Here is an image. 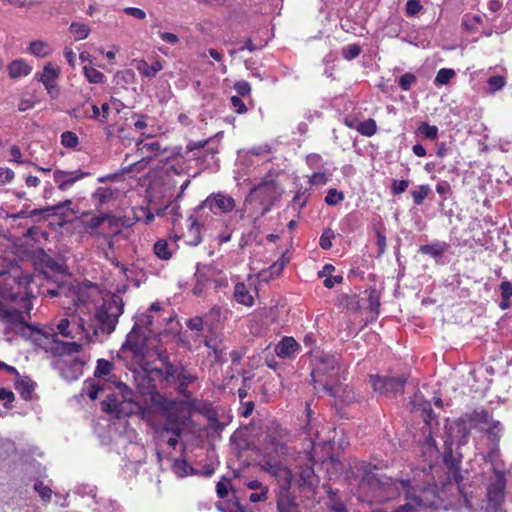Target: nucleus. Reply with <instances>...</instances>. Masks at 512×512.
Returning <instances> with one entry per match:
<instances>
[{
  "label": "nucleus",
  "mask_w": 512,
  "mask_h": 512,
  "mask_svg": "<svg viewBox=\"0 0 512 512\" xmlns=\"http://www.w3.org/2000/svg\"><path fill=\"white\" fill-rule=\"evenodd\" d=\"M375 467L366 466L361 480V489L368 488L371 495L361 496L368 503H383L394 500L404 492L405 503L393 509L375 512H416L420 508L437 509L440 506L439 491L436 484L429 481L421 483L414 475L412 478H393L382 472H373Z\"/></svg>",
  "instance_id": "nucleus-1"
},
{
  "label": "nucleus",
  "mask_w": 512,
  "mask_h": 512,
  "mask_svg": "<svg viewBox=\"0 0 512 512\" xmlns=\"http://www.w3.org/2000/svg\"><path fill=\"white\" fill-rule=\"evenodd\" d=\"M450 435L444 443V452H443V463L447 468L448 480L449 482L458 481L463 475L460 471V464L462 462V455L460 453L455 454L453 452V442H454V433L457 436H460V439L457 440L458 446L466 444L468 441V437L470 435V429L466 427L465 420L460 419L455 421L452 426L449 428Z\"/></svg>",
  "instance_id": "nucleus-2"
},
{
  "label": "nucleus",
  "mask_w": 512,
  "mask_h": 512,
  "mask_svg": "<svg viewBox=\"0 0 512 512\" xmlns=\"http://www.w3.org/2000/svg\"><path fill=\"white\" fill-rule=\"evenodd\" d=\"M124 312L123 299L117 294L103 298V302L96 308L95 319L102 333L110 335L115 331L119 317Z\"/></svg>",
  "instance_id": "nucleus-3"
},
{
  "label": "nucleus",
  "mask_w": 512,
  "mask_h": 512,
  "mask_svg": "<svg viewBox=\"0 0 512 512\" xmlns=\"http://www.w3.org/2000/svg\"><path fill=\"white\" fill-rule=\"evenodd\" d=\"M0 322L5 324L3 334L8 336L12 333L18 334L25 338H32L33 333L37 336H44L42 330L38 327L27 323L20 310L15 308H6L0 303Z\"/></svg>",
  "instance_id": "nucleus-4"
},
{
  "label": "nucleus",
  "mask_w": 512,
  "mask_h": 512,
  "mask_svg": "<svg viewBox=\"0 0 512 512\" xmlns=\"http://www.w3.org/2000/svg\"><path fill=\"white\" fill-rule=\"evenodd\" d=\"M119 389L122 393V399L115 394H108L102 402V409L107 413H114L117 418L130 416L137 413L141 407L132 399V390L125 384H121Z\"/></svg>",
  "instance_id": "nucleus-5"
},
{
  "label": "nucleus",
  "mask_w": 512,
  "mask_h": 512,
  "mask_svg": "<svg viewBox=\"0 0 512 512\" xmlns=\"http://www.w3.org/2000/svg\"><path fill=\"white\" fill-rule=\"evenodd\" d=\"M508 473H495L487 476L486 505L484 512H504L505 490Z\"/></svg>",
  "instance_id": "nucleus-6"
},
{
  "label": "nucleus",
  "mask_w": 512,
  "mask_h": 512,
  "mask_svg": "<svg viewBox=\"0 0 512 512\" xmlns=\"http://www.w3.org/2000/svg\"><path fill=\"white\" fill-rule=\"evenodd\" d=\"M369 383L375 392L391 398L404 392L405 386L407 384V377L404 375H369Z\"/></svg>",
  "instance_id": "nucleus-7"
},
{
  "label": "nucleus",
  "mask_w": 512,
  "mask_h": 512,
  "mask_svg": "<svg viewBox=\"0 0 512 512\" xmlns=\"http://www.w3.org/2000/svg\"><path fill=\"white\" fill-rule=\"evenodd\" d=\"M282 190L274 180H267L255 186L252 196L257 199L262 206L260 216L268 213L276 201L279 200Z\"/></svg>",
  "instance_id": "nucleus-8"
},
{
  "label": "nucleus",
  "mask_w": 512,
  "mask_h": 512,
  "mask_svg": "<svg viewBox=\"0 0 512 512\" xmlns=\"http://www.w3.org/2000/svg\"><path fill=\"white\" fill-rule=\"evenodd\" d=\"M148 335L144 330L138 329L134 323L131 331L127 334L121 351H130L134 357H144L147 349Z\"/></svg>",
  "instance_id": "nucleus-9"
},
{
  "label": "nucleus",
  "mask_w": 512,
  "mask_h": 512,
  "mask_svg": "<svg viewBox=\"0 0 512 512\" xmlns=\"http://www.w3.org/2000/svg\"><path fill=\"white\" fill-rule=\"evenodd\" d=\"M288 440L289 434L286 429L277 422L270 423L267 427L265 442L276 454L286 455L288 453Z\"/></svg>",
  "instance_id": "nucleus-10"
},
{
  "label": "nucleus",
  "mask_w": 512,
  "mask_h": 512,
  "mask_svg": "<svg viewBox=\"0 0 512 512\" xmlns=\"http://www.w3.org/2000/svg\"><path fill=\"white\" fill-rule=\"evenodd\" d=\"M85 362L79 357L73 359L58 358L52 362V367L66 381L77 380L83 373Z\"/></svg>",
  "instance_id": "nucleus-11"
},
{
  "label": "nucleus",
  "mask_w": 512,
  "mask_h": 512,
  "mask_svg": "<svg viewBox=\"0 0 512 512\" xmlns=\"http://www.w3.org/2000/svg\"><path fill=\"white\" fill-rule=\"evenodd\" d=\"M312 377L328 376L333 378L338 374V357L328 353H318L315 356Z\"/></svg>",
  "instance_id": "nucleus-12"
},
{
  "label": "nucleus",
  "mask_w": 512,
  "mask_h": 512,
  "mask_svg": "<svg viewBox=\"0 0 512 512\" xmlns=\"http://www.w3.org/2000/svg\"><path fill=\"white\" fill-rule=\"evenodd\" d=\"M186 150L188 152L197 150L198 152L194 154L195 159L200 161L206 167H210L212 163L217 162L215 157L219 150L217 146L211 144L210 140H203L198 142L191 141L187 144Z\"/></svg>",
  "instance_id": "nucleus-13"
},
{
  "label": "nucleus",
  "mask_w": 512,
  "mask_h": 512,
  "mask_svg": "<svg viewBox=\"0 0 512 512\" xmlns=\"http://www.w3.org/2000/svg\"><path fill=\"white\" fill-rule=\"evenodd\" d=\"M277 512H299V506L294 494L291 492L288 480L278 485L276 490Z\"/></svg>",
  "instance_id": "nucleus-14"
},
{
  "label": "nucleus",
  "mask_w": 512,
  "mask_h": 512,
  "mask_svg": "<svg viewBox=\"0 0 512 512\" xmlns=\"http://www.w3.org/2000/svg\"><path fill=\"white\" fill-rule=\"evenodd\" d=\"M137 388L143 395H149L150 401L153 405L162 410L168 409V400L160 394L154 385V381L148 375H143L138 381Z\"/></svg>",
  "instance_id": "nucleus-15"
},
{
  "label": "nucleus",
  "mask_w": 512,
  "mask_h": 512,
  "mask_svg": "<svg viewBox=\"0 0 512 512\" xmlns=\"http://www.w3.org/2000/svg\"><path fill=\"white\" fill-rule=\"evenodd\" d=\"M235 200L226 194L215 193L211 194L203 201L201 207H209L211 211L219 210L223 213H228L235 208Z\"/></svg>",
  "instance_id": "nucleus-16"
},
{
  "label": "nucleus",
  "mask_w": 512,
  "mask_h": 512,
  "mask_svg": "<svg viewBox=\"0 0 512 512\" xmlns=\"http://www.w3.org/2000/svg\"><path fill=\"white\" fill-rule=\"evenodd\" d=\"M90 175L89 172H83L81 170L76 171H63L55 170L53 173V179L57 183L58 188L61 191L69 189L74 183Z\"/></svg>",
  "instance_id": "nucleus-17"
},
{
  "label": "nucleus",
  "mask_w": 512,
  "mask_h": 512,
  "mask_svg": "<svg viewBox=\"0 0 512 512\" xmlns=\"http://www.w3.org/2000/svg\"><path fill=\"white\" fill-rule=\"evenodd\" d=\"M483 460L489 465V474L508 473L506 463L502 458L500 447L488 448Z\"/></svg>",
  "instance_id": "nucleus-18"
},
{
  "label": "nucleus",
  "mask_w": 512,
  "mask_h": 512,
  "mask_svg": "<svg viewBox=\"0 0 512 512\" xmlns=\"http://www.w3.org/2000/svg\"><path fill=\"white\" fill-rule=\"evenodd\" d=\"M479 431L486 436L487 449L500 447V441L504 434V425L499 420H493L486 427H479Z\"/></svg>",
  "instance_id": "nucleus-19"
},
{
  "label": "nucleus",
  "mask_w": 512,
  "mask_h": 512,
  "mask_svg": "<svg viewBox=\"0 0 512 512\" xmlns=\"http://www.w3.org/2000/svg\"><path fill=\"white\" fill-rule=\"evenodd\" d=\"M57 330L59 334L66 338H75L76 334H87L84 326L83 319L73 320L72 322L68 318H62L57 324Z\"/></svg>",
  "instance_id": "nucleus-20"
},
{
  "label": "nucleus",
  "mask_w": 512,
  "mask_h": 512,
  "mask_svg": "<svg viewBox=\"0 0 512 512\" xmlns=\"http://www.w3.org/2000/svg\"><path fill=\"white\" fill-rule=\"evenodd\" d=\"M176 379L178 381L177 393L184 398H191L192 393L189 391L188 387L198 380V376L191 373L186 366L180 364V371Z\"/></svg>",
  "instance_id": "nucleus-21"
},
{
  "label": "nucleus",
  "mask_w": 512,
  "mask_h": 512,
  "mask_svg": "<svg viewBox=\"0 0 512 512\" xmlns=\"http://www.w3.org/2000/svg\"><path fill=\"white\" fill-rule=\"evenodd\" d=\"M54 355L64 356L79 353L82 345L77 342H64L56 339V335L51 336V347L48 348Z\"/></svg>",
  "instance_id": "nucleus-22"
},
{
  "label": "nucleus",
  "mask_w": 512,
  "mask_h": 512,
  "mask_svg": "<svg viewBox=\"0 0 512 512\" xmlns=\"http://www.w3.org/2000/svg\"><path fill=\"white\" fill-rule=\"evenodd\" d=\"M449 248V243L436 240L432 243L421 245L418 252L420 254L430 256L436 262H439Z\"/></svg>",
  "instance_id": "nucleus-23"
},
{
  "label": "nucleus",
  "mask_w": 512,
  "mask_h": 512,
  "mask_svg": "<svg viewBox=\"0 0 512 512\" xmlns=\"http://www.w3.org/2000/svg\"><path fill=\"white\" fill-rule=\"evenodd\" d=\"M299 487L302 489H309L314 491V489L318 486L319 478L315 474L312 465L305 464L299 467Z\"/></svg>",
  "instance_id": "nucleus-24"
},
{
  "label": "nucleus",
  "mask_w": 512,
  "mask_h": 512,
  "mask_svg": "<svg viewBox=\"0 0 512 512\" xmlns=\"http://www.w3.org/2000/svg\"><path fill=\"white\" fill-rule=\"evenodd\" d=\"M410 403L414 410L421 411L425 423L429 425L435 417L430 401L426 400L421 393H415Z\"/></svg>",
  "instance_id": "nucleus-25"
},
{
  "label": "nucleus",
  "mask_w": 512,
  "mask_h": 512,
  "mask_svg": "<svg viewBox=\"0 0 512 512\" xmlns=\"http://www.w3.org/2000/svg\"><path fill=\"white\" fill-rule=\"evenodd\" d=\"M300 349V345L293 337H283L276 345L275 353L280 358H294Z\"/></svg>",
  "instance_id": "nucleus-26"
},
{
  "label": "nucleus",
  "mask_w": 512,
  "mask_h": 512,
  "mask_svg": "<svg viewBox=\"0 0 512 512\" xmlns=\"http://www.w3.org/2000/svg\"><path fill=\"white\" fill-rule=\"evenodd\" d=\"M163 174L167 177L181 176L186 173V166L183 159L168 157L162 167Z\"/></svg>",
  "instance_id": "nucleus-27"
},
{
  "label": "nucleus",
  "mask_w": 512,
  "mask_h": 512,
  "mask_svg": "<svg viewBox=\"0 0 512 512\" xmlns=\"http://www.w3.org/2000/svg\"><path fill=\"white\" fill-rule=\"evenodd\" d=\"M14 386L24 400L29 401L32 399L36 383L28 376H21L16 379Z\"/></svg>",
  "instance_id": "nucleus-28"
},
{
  "label": "nucleus",
  "mask_w": 512,
  "mask_h": 512,
  "mask_svg": "<svg viewBox=\"0 0 512 512\" xmlns=\"http://www.w3.org/2000/svg\"><path fill=\"white\" fill-rule=\"evenodd\" d=\"M72 204L71 200H65L63 202H60L53 206H47L44 208L39 209H33L29 211L28 216L29 218H34L36 216H42L43 218H47L51 215H57L59 214V211L68 208Z\"/></svg>",
  "instance_id": "nucleus-29"
},
{
  "label": "nucleus",
  "mask_w": 512,
  "mask_h": 512,
  "mask_svg": "<svg viewBox=\"0 0 512 512\" xmlns=\"http://www.w3.org/2000/svg\"><path fill=\"white\" fill-rule=\"evenodd\" d=\"M59 76V69L55 68L52 63L48 62L44 65L42 72L35 74V79L43 83L45 87L56 83V79Z\"/></svg>",
  "instance_id": "nucleus-30"
},
{
  "label": "nucleus",
  "mask_w": 512,
  "mask_h": 512,
  "mask_svg": "<svg viewBox=\"0 0 512 512\" xmlns=\"http://www.w3.org/2000/svg\"><path fill=\"white\" fill-rule=\"evenodd\" d=\"M262 469L274 476L280 477L281 482L279 484L285 483L288 480L289 487H291L292 472L289 469L282 467L278 463H272V462H266L262 466Z\"/></svg>",
  "instance_id": "nucleus-31"
},
{
  "label": "nucleus",
  "mask_w": 512,
  "mask_h": 512,
  "mask_svg": "<svg viewBox=\"0 0 512 512\" xmlns=\"http://www.w3.org/2000/svg\"><path fill=\"white\" fill-rule=\"evenodd\" d=\"M339 308L357 312L361 309L359 296L356 294H340L336 299Z\"/></svg>",
  "instance_id": "nucleus-32"
},
{
  "label": "nucleus",
  "mask_w": 512,
  "mask_h": 512,
  "mask_svg": "<svg viewBox=\"0 0 512 512\" xmlns=\"http://www.w3.org/2000/svg\"><path fill=\"white\" fill-rule=\"evenodd\" d=\"M7 70L10 78L16 79L30 74L32 67L23 59H16L8 64Z\"/></svg>",
  "instance_id": "nucleus-33"
},
{
  "label": "nucleus",
  "mask_w": 512,
  "mask_h": 512,
  "mask_svg": "<svg viewBox=\"0 0 512 512\" xmlns=\"http://www.w3.org/2000/svg\"><path fill=\"white\" fill-rule=\"evenodd\" d=\"M458 481H453L458 489L459 494L462 496L464 501V506L472 510L474 508L473 504V498H474V491L473 487L470 484L464 483V477L462 476L460 479H457Z\"/></svg>",
  "instance_id": "nucleus-34"
},
{
  "label": "nucleus",
  "mask_w": 512,
  "mask_h": 512,
  "mask_svg": "<svg viewBox=\"0 0 512 512\" xmlns=\"http://www.w3.org/2000/svg\"><path fill=\"white\" fill-rule=\"evenodd\" d=\"M465 418L478 428L480 424H485L487 426L494 420L491 417L490 412L486 409H475L472 412L465 414Z\"/></svg>",
  "instance_id": "nucleus-35"
},
{
  "label": "nucleus",
  "mask_w": 512,
  "mask_h": 512,
  "mask_svg": "<svg viewBox=\"0 0 512 512\" xmlns=\"http://www.w3.org/2000/svg\"><path fill=\"white\" fill-rule=\"evenodd\" d=\"M189 220L191 221V223L187 234H185L186 243L190 246H197L202 241L200 233L201 225L193 216H191Z\"/></svg>",
  "instance_id": "nucleus-36"
},
{
  "label": "nucleus",
  "mask_w": 512,
  "mask_h": 512,
  "mask_svg": "<svg viewBox=\"0 0 512 512\" xmlns=\"http://www.w3.org/2000/svg\"><path fill=\"white\" fill-rule=\"evenodd\" d=\"M136 69L144 77L153 78L160 70H162V64L159 61H155L150 65L146 61L140 60L136 63Z\"/></svg>",
  "instance_id": "nucleus-37"
},
{
  "label": "nucleus",
  "mask_w": 512,
  "mask_h": 512,
  "mask_svg": "<svg viewBox=\"0 0 512 512\" xmlns=\"http://www.w3.org/2000/svg\"><path fill=\"white\" fill-rule=\"evenodd\" d=\"M112 197L113 191L109 187H98L92 194V199L95 201V206L98 211L105 203L110 201Z\"/></svg>",
  "instance_id": "nucleus-38"
},
{
  "label": "nucleus",
  "mask_w": 512,
  "mask_h": 512,
  "mask_svg": "<svg viewBox=\"0 0 512 512\" xmlns=\"http://www.w3.org/2000/svg\"><path fill=\"white\" fill-rule=\"evenodd\" d=\"M234 297L236 301L240 304H243L245 306H252L253 305V297L250 295L249 291L247 290V287L244 283H237L234 287Z\"/></svg>",
  "instance_id": "nucleus-39"
},
{
  "label": "nucleus",
  "mask_w": 512,
  "mask_h": 512,
  "mask_svg": "<svg viewBox=\"0 0 512 512\" xmlns=\"http://www.w3.org/2000/svg\"><path fill=\"white\" fill-rule=\"evenodd\" d=\"M172 470L178 477L198 474V470L193 468L185 459H176L172 464Z\"/></svg>",
  "instance_id": "nucleus-40"
},
{
  "label": "nucleus",
  "mask_w": 512,
  "mask_h": 512,
  "mask_svg": "<svg viewBox=\"0 0 512 512\" xmlns=\"http://www.w3.org/2000/svg\"><path fill=\"white\" fill-rule=\"evenodd\" d=\"M367 292H368V309L372 314L371 320H374L379 316V313H380V293L375 288H371Z\"/></svg>",
  "instance_id": "nucleus-41"
},
{
  "label": "nucleus",
  "mask_w": 512,
  "mask_h": 512,
  "mask_svg": "<svg viewBox=\"0 0 512 512\" xmlns=\"http://www.w3.org/2000/svg\"><path fill=\"white\" fill-rule=\"evenodd\" d=\"M194 278H195V284L193 286L192 292L194 295L199 296L205 290L206 285L209 282L210 278L205 272L200 270L199 264H197V269L194 274Z\"/></svg>",
  "instance_id": "nucleus-42"
},
{
  "label": "nucleus",
  "mask_w": 512,
  "mask_h": 512,
  "mask_svg": "<svg viewBox=\"0 0 512 512\" xmlns=\"http://www.w3.org/2000/svg\"><path fill=\"white\" fill-rule=\"evenodd\" d=\"M70 294H75V287L67 285L64 282L58 284L56 288H48L44 295L50 298L59 297V296H69Z\"/></svg>",
  "instance_id": "nucleus-43"
},
{
  "label": "nucleus",
  "mask_w": 512,
  "mask_h": 512,
  "mask_svg": "<svg viewBox=\"0 0 512 512\" xmlns=\"http://www.w3.org/2000/svg\"><path fill=\"white\" fill-rule=\"evenodd\" d=\"M432 193V189L428 184L419 185L416 190L411 191L413 203L415 206L423 204L424 200Z\"/></svg>",
  "instance_id": "nucleus-44"
},
{
  "label": "nucleus",
  "mask_w": 512,
  "mask_h": 512,
  "mask_svg": "<svg viewBox=\"0 0 512 512\" xmlns=\"http://www.w3.org/2000/svg\"><path fill=\"white\" fill-rule=\"evenodd\" d=\"M417 133L425 139L434 141L438 138L439 129L435 125H430L427 122H421L417 128Z\"/></svg>",
  "instance_id": "nucleus-45"
},
{
  "label": "nucleus",
  "mask_w": 512,
  "mask_h": 512,
  "mask_svg": "<svg viewBox=\"0 0 512 512\" xmlns=\"http://www.w3.org/2000/svg\"><path fill=\"white\" fill-rule=\"evenodd\" d=\"M29 51L36 57L44 58L51 53V48L46 42L36 40L30 43Z\"/></svg>",
  "instance_id": "nucleus-46"
},
{
  "label": "nucleus",
  "mask_w": 512,
  "mask_h": 512,
  "mask_svg": "<svg viewBox=\"0 0 512 512\" xmlns=\"http://www.w3.org/2000/svg\"><path fill=\"white\" fill-rule=\"evenodd\" d=\"M69 31L73 34L76 41L86 39L90 33V28L87 24L80 22H72Z\"/></svg>",
  "instance_id": "nucleus-47"
},
{
  "label": "nucleus",
  "mask_w": 512,
  "mask_h": 512,
  "mask_svg": "<svg viewBox=\"0 0 512 512\" xmlns=\"http://www.w3.org/2000/svg\"><path fill=\"white\" fill-rule=\"evenodd\" d=\"M329 503L328 507L332 512H347L346 505L344 502L338 497L337 492L329 489L327 491Z\"/></svg>",
  "instance_id": "nucleus-48"
},
{
  "label": "nucleus",
  "mask_w": 512,
  "mask_h": 512,
  "mask_svg": "<svg viewBox=\"0 0 512 512\" xmlns=\"http://www.w3.org/2000/svg\"><path fill=\"white\" fill-rule=\"evenodd\" d=\"M155 255L161 260H169L172 252L168 248V243L164 239H159L153 247Z\"/></svg>",
  "instance_id": "nucleus-49"
},
{
  "label": "nucleus",
  "mask_w": 512,
  "mask_h": 512,
  "mask_svg": "<svg viewBox=\"0 0 512 512\" xmlns=\"http://www.w3.org/2000/svg\"><path fill=\"white\" fill-rule=\"evenodd\" d=\"M134 323L138 324V329L147 331L148 334L152 333L151 326L153 325V316L150 313H142L134 318Z\"/></svg>",
  "instance_id": "nucleus-50"
},
{
  "label": "nucleus",
  "mask_w": 512,
  "mask_h": 512,
  "mask_svg": "<svg viewBox=\"0 0 512 512\" xmlns=\"http://www.w3.org/2000/svg\"><path fill=\"white\" fill-rule=\"evenodd\" d=\"M357 131L367 137L373 136L377 131V125L374 119H368L366 121L360 122L357 126Z\"/></svg>",
  "instance_id": "nucleus-51"
},
{
  "label": "nucleus",
  "mask_w": 512,
  "mask_h": 512,
  "mask_svg": "<svg viewBox=\"0 0 512 512\" xmlns=\"http://www.w3.org/2000/svg\"><path fill=\"white\" fill-rule=\"evenodd\" d=\"M285 262H275L273 263L268 270H263L259 273V276L262 280L268 281L272 276H278L282 272L284 268Z\"/></svg>",
  "instance_id": "nucleus-52"
},
{
  "label": "nucleus",
  "mask_w": 512,
  "mask_h": 512,
  "mask_svg": "<svg viewBox=\"0 0 512 512\" xmlns=\"http://www.w3.org/2000/svg\"><path fill=\"white\" fill-rule=\"evenodd\" d=\"M483 19L480 15H469V14H466L464 17H463V20H462V25L464 26V28L469 31V32H473V31H476L477 28H478V25H480L482 23Z\"/></svg>",
  "instance_id": "nucleus-53"
},
{
  "label": "nucleus",
  "mask_w": 512,
  "mask_h": 512,
  "mask_svg": "<svg viewBox=\"0 0 512 512\" xmlns=\"http://www.w3.org/2000/svg\"><path fill=\"white\" fill-rule=\"evenodd\" d=\"M84 75L90 83L99 84L104 82V74L94 67L85 66L83 68Z\"/></svg>",
  "instance_id": "nucleus-54"
},
{
  "label": "nucleus",
  "mask_w": 512,
  "mask_h": 512,
  "mask_svg": "<svg viewBox=\"0 0 512 512\" xmlns=\"http://www.w3.org/2000/svg\"><path fill=\"white\" fill-rule=\"evenodd\" d=\"M454 76L455 71L453 69L442 68L437 72L434 82L436 85H445L448 84Z\"/></svg>",
  "instance_id": "nucleus-55"
},
{
  "label": "nucleus",
  "mask_w": 512,
  "mask_h": 512,
  "mask_svg": "<svg viewBox=\"0 0 512 512\" xmlns=\"http://www.w3.org/2000/svg\"><path fill=\"white\" fill-rule=\"evenodd\" d=\"M335 233L331 228H325L320 236L319 246L323 250H329L332 247V240L335 239Z\"/></svg>",
  "instance_id": "nucleus-56"
},
{
  "label": "nucleus",
  "mask_w": 512,
  "mask_h": 512,
  "mask_svg": "<svg viewBox=\"0 0 512 512\" xmlns=\"http://www.w3.org/2000/svg\"><path fill=\"white\" fill-rule=\"evenodd\" d=\"M163 367H164L163 380L166 383L175 381L178 376V373L180 371V365L175 366L172 362H169L168 364L164 365Z\"/></svg>",
  "instance_id": "nucleus-57"
},
{
  "label": "nucleus",
  "mask_w": 512,
  "mask_h": 512,
  "mask_svg": "<svg viewBox=\"0 0 512 512\" xmlns=\"http://www.w3.org/2000/svg\"><path fill=\"white\" fill-rule=\"evenodd\" d=\"M163 430L172 433L173 436L179 437L181 435L182 429L177 424L176 416L169 415L167 420L163 425Z\"/></svg>",
  "instance_id": "nucleus-58"
},
{
  "label": "nucleus",
  "mask_w": 512,
  "mask_h": 512,
  "mask_svg": "<svg viewBox=\"0 0 512 512\" xmlns=\"http://www.w3.org/2000/svg\"><path fill=\"white\" fill-rule=\"evenodd\" d=\"M506 84V79L501 75H494L488 78L487 85L488 90L491 93H495L501 90Z\"/></svg>",
  "instance_id": "nucleus-59"
},
{
  "label": "nucleus",
  "mask_w": 512,
  "mask_h": 512,
  "mask_svg": "<svg viewBox=\"0 0 512 512\" xmlns=\"http://www.w3.org/2000/svg\"><path fill=\"white\" fill-rule=\"evenodd\" d=\"M112 368H113L112 362L105 360V359H99L97 361V366L94 371V376L95 377L107 376L110 374Z\"/></svg>",
  "instance_id": "nucleus-60"
},
{
  "label": "nucleus",
  "mask_w": 512,
  "mask_h": 512,
  "mask_svg": "<svg viewBox=\"0 0 512 512\" xmlns=\"http://www.w3.org/2000/svg\"><path fill=\"white\" fill-rule=\"evenodd\" d=\"M344 199V194L335 188H330L325 196V203L328 206H335Z\"/></svg>",
  "instance_id": "nucleus-61"
},
{
  "label": "nucleus",
  "mask_w": 512,
  "mask_h": 512,
  "mask_svg": "<svg viewBox=\"0 0 512 512\" xmlns=\"http://www.w3.org/2000/svg\"><path fill=\"white\" fill-rule=\"evenodd\" d=\"M61 144L66 148H75L79 144V138L72 131H65L61 134Z\"/></svg>",
  "instance_id": "nucleus-62"
},
{
  "label": "nucleus",
  "mask_w": 512,
  "mask_h": 512,
  "mask_svg": "<svg viewBox=\"0 0 512 512\" xmlns=\"http://www.w3.org/2000/svg\"><path fill=\"white\" fill-rule=\"evenodd\" d=\"M360 53L361 46L359 44H350L342 48V56L348 61L355 59Z\"/></svg>",
  "instance_id": "nucleus-63"
},
{
  "label": "nucleus",
  "mask_w": 512,
  "mask_h": 512,
  "mask_svg": "<svg viewBox=\"0 0 512 512\" xmlns=\"http://www.w3.org/2000/svg\"><path fill=\"white\" fill-rule=\"evenodd\" d=\"M416 82H417V77L413 73H410V72L403 74L398 80L399 87L403 91H409L411 89V86L413 84H415Z\"/></svg>",
  "instance_id": "nucleus-64"
}]
</instances>
